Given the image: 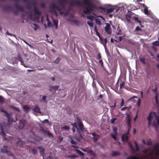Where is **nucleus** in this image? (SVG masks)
Listing matches in <instances>:
<instances>
[{"label":"nucleus","mask_w":159,"mask_h":159,"mask_svg":"<svg viewBox=\"0 0 159 159\" xmlns=\"http://www.w3.org/2000/svg\"><path fill=\"white\" fill-rule=\"evenodd\" d=\"M70 5H76L82 9L85 13H90L97 8V7L91 3V0H71Z\"/></svg>","instance_id":"nucleus-1"},{"label":"nucleus","mask_w":159,"mask_h":159,"mask_svg":"<svg viewBox=\"0 0 159 159\" xmlns=\"http://www.w3.org/2000/svg\"><path fill=\"white\" fill-rule=\"evenodd\" d=\"M69 0H59L58 2V6L53 5L52 7L55 11L54 12V15L57 16L58 15L56 10L59 11L61 14H63L65 11V8L68 5V2Z\"/></svg>","instance_id":"nucleus-2"},{"label":"nucleus","mask_w":159,"mask_h":159,"mask_svg":"<svg viewBox=\"0 0 159 159\" xmlns=\"http://www.w3.org/2000/svg\"><path fill=\"white\" fill-rule=\"evenodd\" d=\"M34 11L35 14L33 15L32 12H30V13L28 15V17L33 20H38L39 19V16L40 15V13L39 10L36 8L34 9Z\"/></svg>","instance_id":"nucleus-3"},{"label":"nucleus","mask_w":159,"mask_h":159,"mask_svg":"<svg viewBox=\"0 0 159 159\" xmlns=\"http://www.w3.org/2000/svg\"><path fill=\"white\" fill-rule=\"evenodd\" d=\"M107 6H109L111 7V8H103V10L104 12L107 14L113 12L115 9H116V12H117L119 10V7L116 6H112L110 4L107 5Z\"/></svg>","instance_id":"nucleus-4"},{"label":"nucleus","mask_w":159,"mask_h":159,"mask_svg":"<svg viewBox=\"0 0 159 159\" xmlns=\"http://www.w3.org/2000/svg\"><path fill=\"white\" fill-rule=\"evenodd\" d=\"M6 116L7 119V121L8 124V125L9 126V124L11 122H16V121L14 120V118L12 116V114L11 113H8L6 115H5Z\"/></svg>","instance_id":"nucleus-5"},{"label":"nucleus","mask_w":159,"mask_h":159,"mask_svg":"<svg viewBox=\"0 0 159 159\" xmlns=\"http://www.w3.org/2000/svg\"><path fill=\"white\" fill-rule=\"evenodd\" d=\"M73 15L70 14L69 12L65 13L64 18L67 20H69L72 22L73 21L71 20V19L73 18Z\"/></svg>","instance_id":"nucleus-6"},{"label":"nucleus","mask_w":159,"mask_h":159,"mask_svg":"<svg viewBox=\"0 0 159 159\" xmlns=\"http://www.w3.org/2000/svg\"><path fill=\"white\" fill-rule=\"evenodd\" d=\"M105 31L108 34H111V29L110 25L109 24L107 23L106 24L105 27Z\"/></svg>","instance_id":"nucleus-7"},{"label":"nucleus","mask_w":159,"mask_h":159,"mask_svg":"<svg viewBox=\"0 0 159 159\" xmlns=\"http://www.w3.org/2000/svg\"><path fill=\"white\" fill-rule=\"evenodd\" d=\"M59 87V85L50 86L49 90L50 91L55 92Z\"/></svg>","instance_id":"nucleus-8"},{"label":"nucleus","mask_w":159,"mask_h":159,"mask_svg":"<svg viewBox=\"0 0 159 159\" xmlns=\"http://www.w3.org/2000/svg\"><path fill=\"white\" fill-rule=\"evenodd\" d=\"M25 120H19V128L20 129H22L24 128L25 125Z\"/></svg>","instance_id":"nucleus-9"},{"label":"nucleus","mask_w":159,"mask_h":159,"mask_svg":"<svg viewBox=\"0 0 159 159\" xmlns=\"http://www.w3.org/2000/svg\"><path fill=\"white\" fill-rule=\"evenodd\" d=\"M17 60L20 61L21 62V64L22 65H23L26 68L29 67L28 66H26L25 64H24L23 61V59L20 56L18 55L17 57Z\"/></svg>","instance_id":"nucleus-10"},{"label":"nucleus","mask_w":159,"mask_h":159,"mask_svg":"<svg viewBox=\"0 0 159 159\" xmlns=\"http://www.w3.org/2000/svg\"><path fill=\"white\" fill-rule=\"evenodd\" d=\"M1 132L0 133V134L3 137V140H7V138H6L5 137V136L6 135L5 133L4 132V129L3 128L1 127Z\"/></svg>","instance_id":"nucleus-11"},{"label":"nucleus","mask_w":159,"mask_h":159,"mask_svg":"<svg viewBox=\"0 0 159 159\" xmlns=\"http://www.w3.org/2000/svg\"><path fill=\"white\" fill-rule=\"evenodd\" d=\"M7 148V146L4 145L3 146V147L1 149V151L3 153L5 154L7 153L8 152Z\"/></svg>","instance_id":"nucleus-12"},{"label":"nucleus","mask_w":159,"mask_h":159,"mask_svg":"<svg viewBox=\"0 0 159 159\" xmlns=\"http://www.w3.org/2000/svg\"><path fill=\"white\" fill-rule=\"evenodd\" d=\"M153 117V116L152 115L151 113L150 112L147 118L148 120V125H150L151 124L152 119Z\"/></svg>","instance_id":"nucleus-13"},{"label":"nucleus","mask_w":159,"mask_h":159,"mask_svg":"<svg viewBox=\"0 0 159 159\" xmlns=\"http://www.w3.org/2000/svg\"><path fill=\"white\" fill-rule=\"evenodd\" d=\"M43 131L45 135H48L50 137H53V135L51 133H50V132L49 131H47L44 129L43 130Z\"/></svg>","instance_id":"nucleus-14"},{"label":"nucleus","mask_w":159,"mask_h":159,"mask_svg":"<svg viewBox=\"0 0 159 159\" xmlns=\"http://www.w3.org/2000/svg\"><path fill=\"white\" fill-rule=\"evenodd\" d=\"M33 110L34 112H35L36 113H41V111L39 108V107L38 106H35L34 107V108L33 109Z\"/></svg>","instance_id":"nucleus-15"},{"label":"nucleus","mask_w":159,"mask_h":159,"mask_svg":"<svg viewBox=\"0 0 159 159\" xmlns=\"http://www.w3.org/2000/svg\"><path fill=\"white\" fill-rule=\"evenodd\" d=\"M23 108L24 110V111L26 113H28L30 111V108L27 105L24 106L23 107Z\"/></svg>","instance_id":"nucleus-16"},{"label":"nucleus","mask_w":159,"mask_h":159,"mask_svg":"<svg viewBox=\"0 0 159 159\" xmlns=\"http://www.w3.org/2000/svg\"><path fill=\"white\" fill-rule=\"evenodd\" d=\"M121 139L124 142H127L128 140V137L126 134H123L121 137Z\"/></svg>","instance_id":"nucleus-17"},{"label":"nucleus","mask_w":159,"mask_h":159,"mask_svg":"<svg viewBox=\"0 0 159 159\" xmlns=\"http://www.w3.org/2000/svg\"><path fill=\"white\" fill-rule=\"evenodd\" d=\"M23 141L20 139H19L17 142L16 145L18 146L22 147L23 145Z\"/></svg>","instance_id":"nucleus-18"},{"label":"nucleus","mask_w":159,"mask_h":159,"mask_svg":"<svg viewBox=\"0 0 159 159\" xmlns=\"http://www.w3.org/2000/svg\"><path fill=\"white\" fill-rule=\"evenodd\" d=\"M126 122L128 125V127L131 128L130 119L129 116H128L127 118Z\"/></svg>","instance_id":"nucleus-19"},{"label":"nucleus","mask_w":159,"mask_h":159,"mask_svg":"<svg viewBox=\"0 0 159 159\" xmlns=\"http://www.w3.org/2000/svg\"><path fill=\"white\" fill-rule=\"evenodd\" d=\"M78 125L81 131H83L84 130V125L82 122L79 121L78 123Z\"/></svg>","instance_id":"nucleus-20"},{"label":"nucleus","mask_w":159,"mask_h":159,"mask_svg":"<svg viewBox=\"0 0 159 159\" xmlns=\"http://www.w3.org/2000/svg\"><path fill=\"white\" fill-rule=\"evenodd\" d=\"M152 90L155 93H156V96L155 97V100H156V103L157 104V103H158V99H157V88L156 87L155 89H152Z\"/></svg>","instance_id":"nucleus-21"},{"label":"nucleus","mask_w":159,"mask_h":159,"mask_svg":"<svg viewBox=\"0 0 159 159\" xmlns=\"http://www.w3.org/2000/svg\"><path fill=\"white\" fill-rule=\"evenodd\" d=\"M31 27L34 29L35 30H36L38 29L39 26L37 25L34 23H33L31 24Z\"/></svg>","instance_id":"nucleus-22"},{"label":"nucleus","mask_w":159,"mask_h":159,"mask_svg":"<svg viewBox=\"0 0 159 159\" xmlns=\"http://www.w3.org/2000/svg\"><path fill=\"white\" fill-rule=\"evenodd\" d=\"M37 148L40 150V152L42 153L43 154H44V152L45 150L41 146H39L37 147Z\"/></svg>","instance_id":"nucleus-23"},{"label":"nucleus","mask_w":159,"mask_h":159,"mask_svg":"<svg viewBox=\"0 0 159 159\" xmlns=\"http://www.w3.org/2000/svg\"><path fill=\"white\" fill-rule=\"evenodd\" d=\"M53 20L55 25V28L56 29H57L58 27V21L57 20L54 19H53Z\"/></svg>","instance_id":"nucleus-24"},{"label":"nucleus","mask_w":159,"mask_h":159,"mask_svg":"<svg viewBox=\"0 0 159 159\" xmlns=\"http://www.w3.org/2000/svg\"><path fill=\"white\" fill-rule=\"evenodd\" d=\"M87 152L93 156H95V153L91 149H88L87 150Z\"/></svg>","instance_id":"nucleus-25"},{"label":"nucleus","mask_w":159,"mask_h":159,"mask_svg":"<svg viewBox=\"0 0 159 159\" xmlns=\"http://www.w3.org/2000/svg\"><path fill=\"white\" fill-rule=\"evenodd\" d=\"M87 23L88 25L91 28H93V21H87Z\"/></svg>","instance_id":"nucleus-26"},{"label":"nucleus","mask_w":159,"mask_h":159,"mask_svg":"<svg viewBox=\"0 0 159 159\" xmlns=\"http://www.w3.org/2000/svg\"><path fill=\"white\" fill-rule=\"evenodd\" d=\"M120 154V153L119 152L115 151L113 152L112 153V155L113 157L115 156H117L119 155Z\"/></svg>","instance_id":"nucleus-27"},{"label":"nucleus","mask_w":159,"mask_h":159,"mask_svg":"<svg viewBox=\"0 0 159 159\" xmlns=\"http://www.w3.org/2000/svg\"><path fill=\"white\" fill-rule=\"evenodd\" d=\"M107 40H100V43L105 47Z\"/></svg>","instance_id":"nucleus-28"},{"label":"nucleus","mask_w":159,"mask_h":159,"mask_svg":"<svg viewBox=\"0 0 159 159\" xmlns=\"http://www.w3.org/2000/svg\"><path fill=\"white\" fill-rule=\"evenodd\" d=\"M152 44L154 46H159V40H156L155 41L153 42Z\"/></svg>","instance_id":"nucleus-29"},{"label":"nucleus","mask_w":159,"mask_h":159,"mask_svg":"<svg viewBox=\"0 0 159 159\" xmlns=\"http://www.w3.org/2000/svg\"><path fill=\"white\" fill-rule=\"evenodd\" d=\"M113 132H114L115 134L116 135H117V129L116 127H114L113 128Z\"/></svg>","instance_id":"nucleus-30"},{"label":"nucleus","mask_w":159,"mask_h":159,"mask_svg":"<svg viewBox=\"0 0 159 159\" xmlns=\"http://www.w3.org/2000/svg\"><path fill=\"white\" fill-rule=\"evenodd\" d=\"M154 148L155 150H156L159 148V143H155L154 145Z\"/></svg>","instance_id":"nucleus-31"},{"label":"nucleus","mask_w":159,"mask_h":159,"mask_svg":"<svg viewBox=\"0 0 159 159\" xmlns=\"http://www.w3.org/2000/svg\"><path fill=\"white\" fill-rule=\"evenodd\" d=\"M87 18L88 19H89L90 21H93V20L94 17L92 16H87Z\"/></svg>","instance_id":"nucleus-32"},{"label":"nucleus","mask_w":159,"mask_h":159,"mask_svg":"<svg viewBox=\"0 0 159 159\" xmlns=\"http://www.w3.org/2000/svg\"><path fill=\"white\" fill-rule=\"evenodd\" d=\"M71 140L70 141V143L72 144L77 145V143L72 138H71Z\"/></svg>","instance_id":"nucleus-33"},{"label":"nucleus","mask_w":159,"mask_h":159,"mask_svg":"<svg viewBox=\"0 0 159 159\" xmlns=\"http://www.w3.org/2000/svg\"><path fill=\"white\" fill-rule=\"evenodd\" d=\"M4 102V99L3 97L0 96V103H3Z\"/></svg>","instance_id":"nucleus-34"},{"label":"nucleus","mask_w":159,"mask_h":159,"mask_svg":"<svg viewBox=\"0 0 159 159\" xmlns=\"http://www.w3.org/2000/svg\"><path fill=\"white\" fill-rule=\"evenodd\" d=\"M61 58L58 57L56 59L55 61H54V62L56 64H57L59 62Z\"/></svg>","instance_id":"nucleus-35"},{"label":"nucleus","mask_w":159,"mask_h":159,"mask_svg":"<svg viewBox=\"0 0 159 159\" xmlns=\"http://www.w3.org/2000/svg\"><path fill=\"white\" fill-rule=\"evenodd\" d=\"M31 150L33 153L34 155L36 154L37 152V150L35 148H32Z\"/></svg>","instance_id":"nucleus-36"},{"label":"nucleus","mask_w":159,"mask_h":159,"mask_svg":"<svg viewBox=\"0 0 159 159\" xmlns=\"http://www.w3.org/2000/svg\"><path fill=\"white\" fill-rule=\"evenodd\" d=\"M143 11L144 12L145 14L147 15H149L148 11L146 7L144 8Z\"/></svg>","instance_id":"nucleus-37"},{"label":"nucleus","mask_w":159,"mask_h":159,"mask_svg":"<svg viewBox=\"0 0 159 159\" xmlns=\"http://www.w3.org/2000/svg\"><path fill=\"white\" fill-rule=\"evenodd\" d=\"M76 151L77 153L79 154L81 156H83L84 155V153L80 150H77Z\"/></svg>","instance_id":"nucleus-38"},{"label":"nucleus","mask_w":159,"mask_h":159,"mask_svg":"<svg viewBox=\"0 0 159 159\" xmlns=\"http://www.w3.org/2000/svg\"><path fill=\"white\" fill-rule=\"evenodd\" d=\"M134 143L136 147V151L138 152L139 151V146L137 144V143L136 142H135Z\"/></svg>","instance_id":"nucleus-39"},{"label":"nucleus","mask_w":159,"mask_h":159,"mask_svg":"<svg viewBox=\"0 0 159 159\" xmlns=\"http://www.w3.org/2000/svg\"><path fill=\"white\" fill-rule=\"evenodd\" d=\"M67 157L71 158H74L76 157V156L75 155H68L67 156Z\"/></svg>","instance_id":"nucleus-40"},{"label":"nucleus","mask_w":159,"mask_h":159,"mask_svg":"<svg viewBox=\"0 0 159 159\" xmlns=\"http://www.w3.org/2000/svg\"><path fill=\"white\" fill-rule=\"evenodd\" d=\"M95 22L98 25H100L101 24V22L100 20L98 19H95Z\"/></svg>","instance_id":"nucleus-41"},{"label":"nucleus","mask_w":159,"mask_h":159,"mask_svg":"<svg viewBox=\"0 0 159 159\" xmlns=\"http://www.w3.org/2000/svg\"><path fill=\"white\" fill-rule=\"evenodd\" d=\"M47 20L48 21V23H47V25L48 26L51 27L52 26V25H51V23L49 22V21L48 20V16H47Z\"/></svg>","instance_id":"nucleus-42"},{"label":"nucleus","mask_w":159,"mask_h":159,"mask_svg":"<svg viewBox=\"0 0 159 159\" xmlns=\"http://www.w3.org/2000/svg\"><path fill=\"white\" fill-rule=\"evenodd\" d=\"M125 82L124 81H122L121 83L120 84V89H121L125 85Z\"/></svg>","instance_id":"nucleus-43"},{"label":"nucleus","mask_w":159,"mask_h":159,"mask_svg":"<svg viewBox=\"0 0 159 159\" xmlns=\"http://www.w3.org/2000/svg\"><path fill=\"white\" fill-rule=\"evenodd\" d=\"M1 112H3V113H4V115L5 116L6 115V114L8 113V112L5 110H3L1 108Z\"/></svg>","instance_id":"nucleus-44"},{"label":"nucleus","mask_w":159,"mask_h":159,"mask_svg":"<svg viewBox=\"0 0 159 159\" xmlns=\"http://www.w3.org/2000/svg\"><path fill=\"white\" fill-rule=\"evenodd\" d=\"M98 136H97V137L94 136L93 137V140L94 142H96L98 141Z\"/></svg>","instance_id":"nucleus-45"},{"label":"nucleus","mask_w":159,"mask_h":159,"mask_svg":"<svg viewBox=\"0 0 159 159\" xmlns=\"http://www.w3.org/2000/svg\"><path fill=\"white\" fill-rule=\"evenodd\" d=\"M116 135L115 134H111V137L113 139H114L115 140H116Z\"/></svg>","instance_id":"nucleus-46"},{"label":"nucleus","mask_w":159,"mask_h":159,"mask_svg":"<svg viewBox=\"0 0 159 159\" xmlns=\"http://www.w3.org/2000/svg\"><path fill=\"white\" fill-rule=\"evenodd\" d=\"M62 129H64L66 130H68L69 129V126H65L62 128Z\"/></svg>","instance_id":"nucleus-47"},{"label":"nucleus","mask_w":159,"mask_h":159,"mask_svg":"<svg viewBox=\"0 0 159 159\" xmlns=\"http://www.w3.org/2000/svg\"><path fill=\"white\" fill-rule=\"evenodd\" d=\"M116 120V118H112L111 120V122L112 124H114Z\"/></svg>","instance_id":"nucleus-48"},{"label":"nucleus","mask_w":159,"mask_h":159,"mask_svg":"<svg viewBox=\"0 0 159 159\" xmlns=\"http://www.w3.org/2000/svg\"><path fill=\"white\" fill-rule=\"evenodd\" d=\"M97 57L98 59L100 60L101 58V54L100 53H98L97 56Z\"/></svg>","instance_id":"nucleus-49"},{"label":"nucleus","mask_w":159,"mask_h":159,"mask_svg":"<svg viewBox=\"0 0 159 159\" xmlns=\"http://www.w3.org/2000/svg\"><path fill=\"white\" fill-rule=\"evenodd\" d=\"M111 105L110 106V107H113V108L115 107H116V103L115 102L113 104L112 103L111 104Z\"/></svg>","instance_id":"nucleus-50"},{"label":"nucleus","mask_w":159,"mask_h":159,"mask_svg":"<svg viewBox=\"0 0 159 159\" xmlns=\"http://www.w3.org/2000/svg\"><path fill=\"white\" fill-rule=\"evenodd\" d=\"M8 153V155L10 156H11L13 157H14V155L13 154L10 152H9L8 151V152L7 153Z\"/></svg>","instance_id":"nucleus-51"},{"label":"nucleus","mask_w":159,"mask_h":159,"mask_svg":"<svg viewBox=\"0 0 159 159\" xmlns=\"http://www.w3.org/2000/svg\"><path fill=\"white\" fill-rule=\"evenodd\" d=\"M71 125L73 126L74 127H75L76 128H78V127L76 123H74L72 124Z\"/></svg>","instance_id":"nucleus-52"},{"label":"nucleus","mask_w":159,"mask_h":159,"mask_svg":"<svg viewBox=\"0 0 159 159\" xmlns=\"http://www.w3.org/2000/svg\"><path fill=\"white\" fill-rule=\"evenodd\" d=\"M47 97V96H44L42 97L43 100V101L45 102H47V101L45 99Z\"/></svg>","instance_id":"nucleus-53"},{"label":"nucleus","mask_w":159,"mask_h":159,"mask_svg":"<svg viewBox=\"0 0 159 159\" xmlns=\"http://www.w3.org/2000/svg\"><path fill=\"white\" fill-rule=\"evenodd\" d=\"M124 100L123 99H122V101L120 104V105L121 107H122L124 105Z\"/></svg>","instance_id":"nucleus-54"},{"label":"nucleus","mask_w":159,"mask_h":159,"mask_svg":"<svg viewBox=\"0 0 159 159\" xmlns=\"http://www.w3.org/2000/svg\"><path fill=\"white\" fill-rule=\"evenodd\" d=\"M146 144L148 145H151L152 144V142L151 140L148 141L147 143H146Z\"/></svg>","instance_id":"nucleus-55"},{"label":"nucleus","mask_w":159,"mask_h":159,"mask_svg":"<svg viewBox=\"0 0 159 159\" xmlns=\"http://www.w3.org/2000/svg\"><path fill=\"white\" fill-rule=\"evenodd\" d=\"M100 60L99 61V63L101 64V66H102L103 65V62L102 61V59H100Z\"/></svg>","instance_id":"nucleus-56"},{"label":"nucleus","mask_w":159,"mask_h":159,"mask_svg":"<svg viewBox=\"0 0 159 159\" xmlns=\"http://www.w3.org/2000/svg\"><path fill=\"white\" fill-rule=\"evenodd\" d=\"M91 134H92V135L93 136H98V137H99V136L98 135V134H96L95 132H93L92 133H91Z\"/></svg>","instance_id":"nucleus-57"},{"label":"nucleus","mask_w":159,"mask_h":159,"mask_svg":"<svg viewBox=\"0 0 159 159\" xmlns=\"http://www.w3.org/2000/svg\"><path fill=\"white\" fill-rule=\"evenodd\" d=\"M128 107H124L122 108H121V111H123L124 110L127 109H128Z\"/></svg>","instance_id":"nucleus-58"},{"label":"nucleus","mask_w":159,"mask_h":159,"mask_svg":"<svg viewBox=\"0 0 159 159\" xmlns=\"http://www.w3.org/2000/svg\"><path fill=\"white\" fill-rule=\"evenodd\" d=\"M12 108L13 109L16 110L17 111H20V110L17 107H13Z\"/></svg>","instance_id":"nucleus-59"},{"label":"nucleus","mask_w":159,"mask_h":159,"mask_svg":"<svg viewBox=\"0 0 159 159\" xmlns=\"http://www.w3.org/2000/svg\"><path fill=\"white\" fill-rule=\"evenodd\" d=\"M141 61L143 62V64L145 63V60L144 58H141L140 59Z\"/></svg>","instance_id":"nucleus-60"},{"label":"nucleus","mask_w":159,"mask_h":159,"mask_svg":"<svg viewBox=\"0 0 159 159\" xmlns=\"http://www.w3.org/2000/svg\"><path fill=\"white\" fill-rule=\"evenodd\" d=\"M141 29L139 28V27H137L135 29V31H139V30H141Z\"/></svg>","instance_id":"nucleus-61"},{"label":"nucleus","mask_w":159,"mask_h":159,"mask_svg":"<svg viewBox=\"0 0 159 159\" xmlns=\"http://www.w3.org/2000/svg\"><path fill=\"white\" fill-rule=\"evenodd\" d=\"M152 48L155 52H156L157 51V48L155 47L154 46H152Z\"/></svg>","instance_id":"nucleus-62"},{"label":"nucleus","mask_w":159,"mask_h":159,"mask_svg":"<svg viewBox=\"0 0 159 159\" xmlns=\"http://www.w3.org/2000/svg\"><path fill=\"white\" fill-rule=\"evenodd\" d=\"M131 159H138L137 157L136 156H131Z\"/></svg>","instance_id":"nucleus-63"},{"label":"nucleus","mask_w":159,"mask_h":159,"mask_svg":"<svg viewBox=\"0 0 159 159\" xmlns=\"http://www.w3.org/2000/svg\"><path fill=\"white\" fill-rule=\"evenodd\" d=\"M45 159H52V158L51 156H49L46 157Z\"/></svg>","instance_id":"nucleus-64"}]
</instances>
